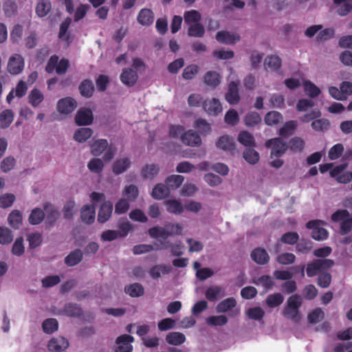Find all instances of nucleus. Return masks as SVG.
<instances>
[{"mask_svg":"<svg viewBox=\"0 0 352 352\" xmlns=\"http://www.w3.org/2000/svg\"><path fill=\"white\" fill-rule=\"evenodd\" d=\"M24 67V59L21 55L16 54L12 56L8 63L7 69L12 75L20 74Z\"/></svg>","mask_w":352,"mask_h":352,"instance_id":"nucleus-7","label":"nucleus"},{"mask_svg":"<svg viewBox=\"0 0 352 352\" xmlns=\"http://www.w3.org/2000/svg\"><path fill=\"white\" fill-rule=\"evenodd\" d=\"M239 83L232 81L228 85V91L226 95V100L230 104H236L240 100L238 89Z\"/></svg>","mask_w":352,"mask_h":352,"instance_id":"nucleus-13","label":"nucleus"},{"mask_svg":"<svg viewBox=\"0 0 352 352\" xmlns=\"http://www.w3.org/2000/svg\"><path fill=\"white\" fill-rule=\"evenodd\" d=\"M138 76L137 72L131 68L123 69L120 75L121 82L129 87L135 85L138 80Z\"/></svg>","mask_w":352,"mask_h":352,"instance_id":"nucleus-16","label":"nucleus"},{"mask_svg":"<svg viewBox=\"0 0 352 352\" xmlns=\"http://www.w3.org/2000/svg\"><path fill=\"white\" fill-rule=\"evenodd\" d=\"M124 291L131 297H140L144 293L143 286L138 283L126 286L124 287Z\"/></svg>","mask_w":352,"mask_h":352,"instance_id":"nucleus-35","label":"nucleus"},{"mask_svg":"<svg viewBox=\"0 0 352 352\" xmlns=\"http://www.w3.org/2000/svg\"><path fill=\"white\" fill-rule=\"evenodd\" d=\"M148 234L153 239H166L169 236L168 231L165 228L154 226L148 230Z\"/></svg>","mask_w":352,"mask_h":352,"instance_id":"nucleus-33","label":"nucleus"},{"mask_svg":"<svg viewBox=\"0 0 352 352\" xmlns=\"http://www.w3.org/2000/svg\"><path fill=\"white\" fill-rule=\"evenodd\" d=\"M243 157L251 164H256L259 160V154L252 148H248L243 152Z\"/></svg>","mask_w":352,"mask_h":352,"instance_id":"nucleus-55","label":"nucleus"},{"mask_svg":"<svg viewBox=\"0 0 352 352\" xmlns=\"http://www.w3.org/2000/svg\"><path fill=\"white\" fill-rule=\"evenodd\" d=\"M65 314L69 317H78L82 314L80 305L76 303H67L64 307Z\"/></svg>","mask_w":352,"mask_h":352,"instance_id":"nucleus-40","label":"nucleus"},{"mask_svg":"<svg viewBox=\"0 0 352 352\" xmlns=\"http://www.w3.org/2000/svg\"><path fill=\"white\" fill-rule=\"evenodd\" d=\"M334 265V261L329 258L315 259L307 263L306 267L307 274L309 277H313L320 274L322 271L328 270Z\"/></svg>","mask_w":352,"mask_h":352,"instance_id":"nucleus-3","label":"nucleus"},{"mask_svg":"<svg viewBox=\"0 0 352 352\" xmlns=\"http://www.w3.org/2000/svg\"><path fill=\"white\" fill-rule=\"evenodd\" d=\"M205 28L200 23L191 24L188 29V35L191 37L201 38L204 36Z\"/></svg>","mask_w":352,"mask_h":352,"instance_id":"nucleus-39","label":"nucleus"},{"mask_svg":"<svg viewBox=\"0 0 352 352\" xmlns=\"http://www.w3.org/2000/svg\"><path fill=\"white\" fill-rule=\"evenodd\" d=\"M299 239V235L296 232H288L280 237V241L285 244L294 245Z\"/></svg>","mask_w":352,"mask_h":352,"instance_id":"nucleus-61","label":"nucleus"},{"mask_svg":"<svg viewBox=\"0 0 352 352\" xmlns=\"http://www.w3.org/2000/svg\"><path fill=\"white\" fill-rule=\"evenodd\" d=\"M166 210L170 213L180 214L183 212V206L180 201L176 199H169L165 202Z\"/></svg>","mask_w":352,"mask_h":352,"instance_id":"nucleus-42","label":"nucleus"},{"mask_svg":"<svg viewBox=\"0 0 352 352\" xmlns=\"http://www.w3.org/2000/svg\"><path fill=\"white\" fill-rule=\"evenodd\" d=\"M252 259L258 265H265L270 261L267 251L261 248H256L251 252Z\"/></svg>","mask_w":352,"mask_h":352,"instance_id":"nucleus-15","label":"nucleus"},{"mask_svg":"<svg viewBox=\"0 0 352 352\" xmlns=\"http://www.w3.org/2000/svg\"><path fill=\"white\" fill-rule=\"evenodd\" d=\"M284 300V297L280 293H275L269 295L265 301L268 307L274 308L280 305Z\"/></svg>","mask_w":352,"mask_h":352,"instance_id":"nucleus-45","label":"nucleus"},{"mask_svg":"<svg viewBox=\"0 0 352 352\" xmlns=\"http://www.w3.org/2000/svg\"><path fill=\"white\" fill-rule=\"evenodd\" d=\"M217 146L223 151H233L235 150V144L228 135L220 137L217 142Z\"/></svg>","mask_w":352,"mask_h":352,"instance_id":"nucleus-30","label":"nucleus"},{"mask_svg":"<svg viewBox=\"0 0 352 352\" xmlns=\"http://www.w3.org/2000/svg\"><path fill=\"white\" fill-rule=\"evenodd\" d=\"M264 120L265 124L269 126L275 125L283 120V116L276 111H270L265 115Z\"/></svg>","mask_w":352,"mask_h":352,"instance_id":"nucleus-44","label":"nucleus"},{"mask_svg":"<svg viewBox=\"0 0 352 352\" xmlns=\"http://www.w3.org/2000/svg\"><path fill=\"white\" fill-rule=\"evenodd\" d=\"M254 283L256 285L261 284L262 286L265 289V292H267L272 289L274 286V281L271 276L268 275H263L258 278Z\"/></svg>","mask_w":352,"mask_h":352,"instance_id":"nucleus-62","label":"nucleus"},{"mask_svg":"<svg viewBox=\"0 0 352 352\" xmlns=\"http://www.w3.org/2000/svg\"><path fill=\"white\" fill-rule=\"evenodd\" d=\"M96 210L93 205H85L81 209L80 217L82 221L87 224L92 223L95 220Z\"/></svg>","mask_w":352,"mask_h":352,"instance_id":"nucleus-21","label":"nucleus"},{"mask_svg":"<svg viewBox=\"0 0 352 352\" xmlns=\"http://www.w3.org/2000/svg\"><path fill=\"white\" fill-rule=\"evenodd\" d=\"M77 107V102L72 97H65L58 100L57 110L61 114H69Z\"/></svg>","mask_w":352,"mask_h":352,"instance_id":"nucleus-8","label":"nucleus"},{"mask_svg":"<svg viewBox=\"0 0 352 352\" xmlns=\"http://www.w3.org/2000/svg\"><path fill=\"white\" fill-rule=\"evenodd\" d=\"M44 218V212L41 208H36L32 210L28 221L31 225H38L43 221Z\"/></svg>","mask_w":352,"mask_h":352,"instance_id":"nucleus-43","label":"nucleus"},{"mask_svg":"<svg viewBox=\"0 0 352 352\" xmlns=\"http://www.w3.org/2000/svg\"><path fill=\"white\" fill-rule=\"evenodd\" d=\"M225 295V289L218 285L208 287L205 292L206 298L210 302H214L219 298H223Z\"/></svg>","mask_w":352,"mask_h":352,"instance_id":"nucleus-14","label":"nucleus"},{"mask_svg":"<svg viewBox=\"0 0 352 352\" xmlns=\"http://www.w3.org/2000/svg\"><path fill=\"white\" fill-rule=\"evenodd\" d=\"M87 167L92 173H100L104 168V163L99 158H94L89 162Z\"/></svg>","mask_w":352,"mask_h":352,"instance_id":"nucleus-59","label":"nucleus"},{"mask_svg":"<svg viewBox=\"0 0 352 352\" xmlns=\"http://www.w3.org/2000/svg\"><path fill=\"white\" fill-rule=\"evenodd\" d=\"M29 102L34 107H38L43 100V94L36 88L33 89L28 96Z\"/></svg>","mask_w":352,"mask_h":352,"instance_id":"nucleus-46","label":"nucleus"},{"mask_svg":"<svg viewBox=\"0 0 352 352\" xmlns=\"http://www.w3.org/2000/svg\"><path fill=\"white\" fill-rule=\"evenodd\" d=\"M14 113L11 109H6L0 113V128L6 129L12 122Z\"/></svg>","mask_w":352,"mask_h":352,"instance_id":"nucleus-37","label":"nucleus"},{"mask_svg":"<svg viewBox=\"0 0 352 352\" xmlns=\"http://www.w3.org/2000/svg\"><path fill=\"white\" fill-rule=\"evenodd\" d=\"M302 305V298L298 294L288 298L287 304L283 309L284 317L294 321L299 320V309Z\"/></svg>","mask_w":352,"mask_h":352,"instance_id":"nucleus-1","label":"nucleus"},{"mask_svg":"<svg viewBox=\"0 0 352 352\" xmlns=\"http://www.w3.org/2000/svg\"><path fill=\"white\" fill-rule=\"evenodd\" d=\"M9 225L14 229H19L22 223V213L17 210L12 211L8 217Z\"/></svg>","mask_w":352,"mask_h":352,"instance_id":"nucleus-32","label":"nucleus"},{"mask_svg":"<svg viewBox=\"0 0 352 352\" xmlns=\"http://www.w3.org/2000/svg\"><path fill=\"white\" fill-rule=\"evenodd\" d=\"M183 144L190 146H199L201 144V140L198 133L193 130L184 132L181 136Z\"/></svg>","mask_w":352,"mask_h":352,"instance_id":"nucleus-11","label":"nucleus"},{"mask_svg":"<svg viewBox=\"0 0 352 352\" xmlns=\"http://www.w3.org/2000/svg\"><path fill=\"white\" fill-rule=\"evenodd\" d=\"M170 266L164 265H156L150 269L149 274L153 278L157 279L161 276V273L163 274H167L170 273Z\"/></svg>","mask_w":352,"mask_h":352,"instance_id":"nucleus-34","label":"nucleus"},{"mask_svg":"<svg viewBox=\"0 0 352 352\" xmlns=\"http://www.w3.org/2000/svg\"><path fill=\"white\" fill-rule=\"evenodd\" d=\"M204 82L208 86L215 88L221 82V76L217 72L208 71L204 76Z\"/></svg>","mask_w":352,"mask_h":352,"instance_id":"nucleus-25","label":"nucleus"},{"mask_svg":"<svg viewBox=\"0 0 352 352\" xmlns=\"http://www.w3.org/2000/svg\"><path fill=\"white\" fill-rule=\"evenodd\" d=\"M184 19L185 23L190 25L191 24L199 23L201 16L199 11L190 10L184 13Z\"/></svg>","mask_w":352,"mask_h":352,"instance_id":"nucleus-41","label":"nucleus"},{"mask_svg":"<svg viewBox=\"0 0 352 352\" xmlns=\"http://www.w3.org/2000/svg\"><path fill=\"white\" fill-rule=\"evenodd\" d=\"M52 5L49 0H40L36 6V13L39 17L45 16L51 10Z\"/></svg>","mask_w":352,"mask_h":352,"instance_id":"nucleus-36","label":"nucleus"},{"mask_svg":"<svg viewBox=\"0 0 352 352\" xmlns=\"http://www.w3.org/2000/svg\"><path fill=\"white\" fill-rule=\"evenodd\" d=\"M331 220L333 222H340V232L345 235L352 230V215L347 210L339 209L331 215Z\"/></svg>","mask_w":352,"mask_h":352,"instance_id":"nucleus-2","label":"nucleus"},{"mask_svg":"<svg viewBox=\"0 0 352 352\" xmlns=\"http://www.w3.org/2000/svg\"><path fill=\"white\" fill-rule=\"evenodd\" d=\"M206 322L210 326H223L228 322L226 316H212L206 318Z\"/></svg>","mask_w":352,"mask_h":352,"instance_id":"nucleus-57","label":"nucleus"},{"mask_svg":"<svg viewBox=\"0 0 352 352\" xmlns=\"http://www.w3.org/2000/svg\"><path fill=\"white\" fill-rule=\"evenodd\" d=\"M265 146L272 148L271 156L276 157H281L288 149V144L280 138H275L267 140L265 142Z\"/></svg>","mask_w":352,"mask_h":352,"instance_id":"nucleus-4","label":"nucleus"},{"mask_svg":"<svg viewBox=\"0 0 352 352\" xmlns=\"http://www.w3.org/2000/svg\"><path fill=\"white\" fill-rule=\"evenodd\" d=\"M238 141L245 146H255V141L253 135L246 131L240 132L238 136Z\"/></svg>","mask_w":352,"mask_h":352,"instance_id":"nucleus-48","label":"nucleus"},{"mask_svg":"<svg viewBox=\"0 0 352 352\" xmlns=\"http://www.w3.org/2000/svg\"><path fill=\"white\" fill-rule=\"evenodd\" d=\"M44 210L47 212V217L45 220V224L48 227H51L54 225L57 219H58L60 214L59 212L54 208L52 204L47 203L43 206Z\"/></svg>","mask_w":352,"mask_h":352,"instance_id":"nucleus-20","label":"nucleus"},{"mask_svg":"<svg viewBox=\"0 0 352 352\" xmlns=\"http://www.w3.org/2000/svg\"><path fill=\"white\" fill-rule=\"evenodd\" d=\"M264 66L265 69H270L272 71H276L280 68L281 59L276 55L269 56L265 59Z\"/></svg>","mask_w":352,"mask_h":352,"instance_id":"nucleus-31","label":"nucleus"},{"mask_svg":"<svg viewBox=\"0 0 352 352\" xmlns=\"http://www.w3.org/2000/svg\"><path fill=\"white\" fill-rule=\"evenodd\" d=\"M166 341L169 344L179 346L185 342L186 337L181 332H170L166 335Z\"/></svg>","mask_w":352,"mask_h":352,"instance_id":"nucleus-26","label":"nucleus"},{"mask_svg":"<svg viewBox=\"0 0 352 352\" xmlns=\"http://www.w3.org/2000/svg\"><path fill=\"white\" fill-rule=\"evenodd\" d=\"M311 128L316 131H324L329 129L330 122L327 119H316L311 122Z\"/></svg>","mask_w":352,"mask_h":352,"instance_id":"nucleus-53","label":"nucleus"},{"mask_svg":"<svg viewBox=\"0 0 352 352\" xmlns=\"http://www.w3.org/2000/svg\"><path fill=\"white\" fill-rule=\"evenodd\" d=\"M92 134L93 131L90 128H80L75 131L74 138L78 142H85Z\"/></svg>","mask_w":352,"mask_h":352,"instance_id":"nucleus-38","label":"nucleus"},{"mask_svg":"<svg viewBox=\"0 0 352 352\" xmlns=\"http://www.w3.org/2000/svg\"><path fill=\"white\" fill-rule=\"evenodd\" d=\"M18 6L13 0H6L3 5V10L6 17L14 16L17 12Z\"/></svg>","mask_w":352,"mask_h":352,"instance_id":"nucleus-47","label":"nucleus"},{"mask_svg":"<svg viewBox=\"0 0 352 352\" xmlns=\"http://www.w3.org/2000/svg\"><path fill=\"white\" fill-rule=\"evenodd\" d=\"M261 121L260 115L255 111L247 113L244 118V122L247 126H254L258 124Z\"/></svg>","mask_w":352,"mask_h":352,"instance_id":"nucleus-52","label":"nucleus"},{"mask_svg":"<svg viewBox=\"0 0 352 352\" xmlns=\"http://www.w3.org/2000/svg\"><path fill=\"white\" fill-rule=\"evenodd\" d=\"M131 165L129 157H122L116 160L112 165V170L115 175H120L127 170Z\"/></svg>","mask_w":352,"mask_h":352,"instance_id":"nucleus-23","label":"nucleus"},{"mask_svg":"<svg viewBox=\"0 0 352 352\" xmlns=\"http://www.w3.org/2000/svg\"><path fill=\"white\" fill-rule=\"evenodd\" d=\"M69 346L67 339L64 337H57L51 339L48 343L50 351L60 352L65 350Z\"/></svg>","mask_w":352,"mask_h":352,"instance_id":"nucleus-12","label":"nucleus"},{"mask_svg":"<svg viewBox=\"0 0 352 352\" xmlns=\"http://www.w3.org/2000/svg\"><path fill=\"white\" fill-rule=\"evenodd\" d=\"M184 177L179 175H173L168 177L166 179V184L169 188L176 189L183 183Z\"/></svg>","mask_w":352,"mask_h":352,"instance_id":"nucleus-51","label":"nucleus"},{"mask_svg":"<svg viewBox=\"0 0 352 352\" xmlns=\"http://www.w3.org/2000/svg\"><path fill=\"white\" fill-rule=\"evenodd\" d=\"M215 38L219 43L226 45H234L241 40V36L239 34L226 30L218 32L216 34Z\"/></svg>","mask_w":352,"mask_h":352,"instance_id":"nucleus-9","label":"nucleus"},{"mask_svg":"<svg viewBox=\"0 0 352 352\" xmlns=\"http://www.w3.org/2000/svg\"><path fill=\"white\" fill-rule=\"evenodd\" d=\"M108 147V142L105 139L96 140L91 146V153L94 156L100 155Z\"/></svg>","mask_w":352,"mask_h":352,"instance_id":"nucleus-29","label":"nucleus"},{"mask_svg":"<svg viewBox=\"0 0 352 352\" xmlns=\"http://www.w3.org/2000/svg\"><path fill=\"white\" fill-rule=\"evenodd\" d=\"M79 91L82 96L91 98L94 91V85L89 79L82 80L79 85Z\"/></svg>","mask_w":352,"mask_h":352,"instance_id":"nucleus-28","label":"nucleus"},{"mask_svg":"<svg viewBox=\"0 0 352 352\" xmlns=\"http://www.w3.org/2000/svg\"><path fill=\"white\" fill-rule=\"evenodd\" d=\"M324 222L321 220H311L306 223L308 229H311V237L316 241H322L328 236V232L326 229L321 227Z\"/></svg>","mask_w":352,"mask_h":352,"instance_id":"nucleus-5","label":"nucleus"},{"mask_svg":"<svg viewBox=\"0 0 352 352\" xmlns=\"http://www.w3.org/2000/svg\"><path fill=\"white\" fill-rule=\"evenodd\" d=\"M112 211L113 203L109 201H104L99 209L98 221L101 223L106 222L110 218Z\"/></svg>","mask_w":352,"mask_h":352,"instance_id":"nucleus-17","label":"nucleus"},{"mask_svg":"<svg viewBox=\"0 0 352 352\" xmlns=\"http://www.w3.org/2000/svg\"><path fill=\"white\" fill-rule=\"evenodd\" d=\"M305 91L309 97L315 98L320 94V89L309 80H305L303 83Z\"/></svg>","mask_w":352,"mask_h":352,"instance_id":"nucleus-58","label":"nucleus"},{"mask_svg":"<svg viewBox=\"0 0 352 352\" xmlns=\"http://www.w3.org/2000/svg\"><path fill=\"white\" fill-rule=\"evenodd\" d=\"M199 71V67L197 65H189L184 68L182 77L185 80H192L198 74Z\"/></svg>","mask_w":352,"mask_h":352,"instance_id":"nucleus-56","label":"nucleus"},{"mask_svg":"<svg viewBox=\"0 0 352 352\" xmlns=\"http://www.w3.org/2000/svg\"><path fill=\"white\" fill-rule=\"evenodd\" d=\"M305 146L303 140L298 137H294L289 140L288 148L294 152H301Z\"/></svg>","mask_w":352,"mask_h":352,"instance_id":"nucleus-60","label":"nucleus"},{"mask_svg":"<svg viewBox=\"0 0 352 352\" xmlns=\"http://www.w3.org/2000/svg\"><path fill=\"white\" fill-rule=\"evenodd\" d=\"M170 195V188L164 184H157L153 188L151 196L155 199H164Z\"/></svg>","mask_w":352,"mask_h":352,"instance_id":"nucleus-22","label":"nucleus"},{"mask_svg":"<svg viewBox=\"0 0 352 352\" xmlns=\"http://www.w3.org/2000/svg\"><path fill=\"white\" fill-rule=\"evenodd\" d=\"M297 126V122L295 120H290L285 122L279 130V135L282 137H288L291 135Z\"/></svg>","mask_w":352,"mask_h":352,"instance_id":"nucleus-49","label":"nucleus"},{"mask_svg":"<svg viewBox=\"0 0 352 352\" xmlns=\"http://www.w3.org/2000/svg\"><path fill=\"white\" fill-rule=\"evenodd\" d=\"M160 168L156 164L145 166L142 170V175L145 179H152L157 175Z\"/></svg>","mask_w":352,"mask_h":352,"instance_id":"nucleus-54","label":"nucleus"},{"mask_svg":"<svg viewBox=\"0 0 352 352\" xmlns=\"http://www.w3.org/2000/svg\"><path fill=\"white\" fill-rule=\"evenodd\" d=\"M236 305V301L233 297L226 298L221 301L216 307L217 313H226Z\"/></svg>","mask_w":352,"mask_h":352,"instance_id":"nucleus-27","label":"nucleus"},{"mask_svg":"<svg viewBox=\"0 0 352 352\" xmlns=\"http://www.w3.org/2000/svg\"><path fill=\"white\" fill-rule=\"evenodd\" d=\"M93 113L89 109H80L78 110L75 116V122L78 126L91 124L93 122Z\"/></svg>","mask_w":352,"mask_h":352,"instance_id":"nucleus-10","label":"nucleus"},{"mask_svg":"<svg viewBox=\"0 0 352 352\" xmlns=\"http://www.w3.org/2000/svg\"><path fill=\"white\" fill-rule=\"evenodd\" d=\"M296 256L293 253H282L277 256L276 261L281 265H289L295 262Z\"/></svg>","mask_w":352,"mask_h":352,"instance_id":"nucleus-64","label":"nucleus"},{"mask_svg":"<svg viewBox=\"0 0 352 352\" xmlns=\"http://www.w3.org/2000/svg\"><path fill=\"white\" fill-rule=\"evenodd\" d=\"M138 22L144 26L151 25L154 21V13L151 9H142L137 17Z\"/></svg>","mask_w":352,"mask_h":352,"instance_id":"nucleus-18","label":"nucleus"},{"mask_svg":"<svg viewBox=\"0 0 352 352\" xmlns=\"http://www.w3.org/2000/svg\"><path fill=\"white\" fill-rule=\"evenodd\" d=\"M134 338L129 334H122L116 340V346L113 348V352H132Z\"/></svg>","mask_w":352,"mask_h":352,"instance_id":"nucleus-6","label":"nucleus"},{"mask_svg":"<svg viewBox=\"0 0 352 352\" xmlns=\"http://www.w3.org/2000/svg\"><path fill=\"white\" fill-rule=\"evenodd\" d=\"M82 258V252L79 249H76L74 251L71 252L65 258V263L69 267H73L80 263Z\"/></svg>","mask_w":352,"mask_h":352,"instance_id":"nucleus-24","label":"nucleus"},{"mask_svg":"<svg viewBox=\"0 0 352 352\" xmlns=\"http://www.w3.org/2000/svg\"><path fill=\"white\" fill-rule=\"evenodd\" d=\"M58 322L55 318H47L42 323V328L45 333H52L58 329Z\"/></svg>","mask_w":352,"mask_h":352,"instance_id":"nucleus-50","label":"nucleus"},{"mask_svg":"<svg viewBox=\"0 0 352 352\" xmlns=\"http://www.w3.org/2000/svg\"><path fill=\"white\" fill-rule=\"evenodd\" d=\"M195 127L201 135H206L210 133L211 128L210 124L204 119H198L195 121Z\"/></svg>","mask_w":352,"mask_h":352,"instance_id":"nucleus-63","label":"nucleus"},{"mask_svg":"<svg viewBox=\"0 0 352 352\" xmlns=\"http://www.w3.org/2000/svg\"><path fill=\"white\" fill-rule=\"evenodd\" d=\"M203 108L209 115H217L222 111L221 102L217 98L205 100Z\"/></svg>","mask_w":352,"mask_h":352,"instance_id":"nucleus-19","label":"nucleus"}]
</instances>
